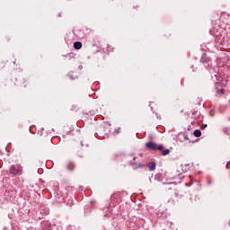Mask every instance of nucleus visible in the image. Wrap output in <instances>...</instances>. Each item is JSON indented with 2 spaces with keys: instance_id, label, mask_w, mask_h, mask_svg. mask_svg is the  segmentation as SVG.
Instances as JSON below:
<instances>
[{
  "instance_id": "obj_1",
  "label": "nucleus",
  "mask_w": 230,
  "mask_h": 230,
  "mask_svg": "<svg viewBox=\"0 0 230 230\" xmlns=\"http://www.w3.org/2000/svg\"><path fill=\"white\" fill-rule=\"evenodd\" d=\"M146 148H148L152 152H162L161 155H170V149L166 148L164 149V146L163 144L157 145V143L154 141H149L146 143Z\"/></svg>"
},
{
  "instance_id": "obj_2",
  "label": "nucleus",
  "mask_w": 230,
  "mask_h": 230,
  "mask_svg": "<svg viewBox=\"0 0 230 230\" xmlns=\"http://www.w3.org/2000/svg\"><path fill=\"white\" fill-rule=\"evenodd\" d=\"M199 62L203 64L206 69H211V67H213V61L211 60V58L208 57L206 54L201 56Z\"/></svg>"
},
{
  "instance_id": "obj_3",
  "label": "nucleus",
  "mask_w": 230,
  "mask_h": 230,
  "mask_svg": "<svg viewBox=\"0 0 230 230\" xmlns=\"http://www.w3.org/2000/svg\"><path fill=\"white\" fill-rule=\"evenodd\" d=\"M214 40L217 44H220L221 46H224V44H226V32L217 31L214 34Z\"/></svg>"
},
{
  "instance_id": "obj_4",
  "label": "nucleus",
  "mask_w": 230,
  "mask_h": 230,
  "mask_svg": "<svg viewBox=\"0 0 230 230\" xmlns=\"http://www.w3.org/2000/svg\"><path fill=\"white\" fill-rule=\"evenodd\" d=\"M182 197H183L182 195H179V193H175L174 196L168 200V203L173 206L175 202H179V199H182Z\"/></svg>"
},
{
  "instance_id": "obj_5",
  "label": "nucleus",
  "mask_w": 230,
  "mask_h": 230,
  "mask_svg": "<svg viewBox=\"0 0 230 230\" xmlns=\"http://www.w3.org/2000/svg\"><path fill=\"white\" fill-rule=\"evenodd\" d=\"M202 118H203L202 115L198 111H192V116H191L192 119H197V121H202Z\"/></svg>"
},
{
  "instance_id": "obj_6",
  "label": "nucleus",
  "mask_w": 230,
  "mask_h": 230,
  "mask_svg": "<svg viewBox=\"0 0 230 230\" xmlns=\"http://www.w3.org/2000/svg\"><path fill=\"white\" fill-rule=\"evenodd\" d=\"M75 162H72V161H68L66 165H65V168L66 170H68L69 172H73V170H75Z\"/></svg>"
},
{
  "instance_id": "obj_7",
  "label": "nucleus",
  "mask_w": 230,
  "mask_h": 230,
  "mask_svg": "<svg viewBox=\"0 0 230 230\" xmlns=\"http://www.w3.org/2000/svg\"><path fill=\"white\" fill-rule=\"evenodd\" d=\"M149 168V172H155V168L157 167V164H155V162H150L146 164V167Z\"/></svg>"
},
{
  "instance_id": "obj_8",
  "label": "nucleus",
  "mask_w": 230,
  "mask_h": 230,
  "mask_svg": "<svg viewBox=\"0 0 230 230\" xmlns=\"http://www.w3.org/2000/svg\"><path fill=\"white\" fill-rule=\"evenodd\" d=\"M9 172H10L11 175H17L19 173V169H17V167H15V165H11Z\"/></svg>"
},
{
  "instance_id": "obj_9",
  "label": "nucleus",
  "mask_w": 230,
  "mask_h": 230,
  "mask_svg": "<svg viewBox=\"0 0 230 230\" xmlns=\"http://www.w3.org/2000/svg\"><path fill=\"white\" fill-rule=\"evenodd\" d=\"M74 48L75 49H82V42L80 41L74 42Z\"/></svg>"
},
{
  "instance_id": "obj_10",
  "label": "nucleus",
  "mask_w": 230,
  "mask_h": 230,
  "mask_svg": "<svg viewBox=\"0 0 230 230\" xmlns=\"http://www.w3.org/2000/svg\"><path fill=\"white\" fill-rule=\"evenodd\" d=\"M193 134L195 137H200V136H202V131H200V129H195Z\"/></svg>"
},
{
  "instance_id": "obj_11",
  "label": "nucleus",
  "mask_w": 230,
  "mask_h": 230,
  "mask_svg": "<svg viewBox=\"0 0 230 230\" xmlns=\"http://www.w3.org/2000/svg\"><path fill=\"white\" fill-rule=\"evenodd\" d=\"M138 168H146V164H137L134 170H137Z\"/></svg>"
},
{
  "instance_id": "obj_12",
  "label": "nucleus",
  "mask_w": 230,
  "mask_h": 230,
  "mask_svg": "<svg viewBox=\"0 0 230 230\" xmlns=\"http://www.w3.org/2000/svg\"><path fill=\"white\" fill-rule=\"evenodd\" d=\"M225 93H226V90H224V88L217 90V94L218 96H224Z\"/></svg>"
},
{
  "instance_id": "obj_13",
  "label": "nucleus",
  "mask_w": 230,
  "mask_h": 230,
  "mask_svg": "<svg viewBox=\"0 0 230 230\" xmlns=\"http://www.w3.org/2000/svg\"><path fill=\"white\" fill-rule=\"evenodd\" d=\"M65 57L67 58L68 60H71V58H75V53H68Z\"/></svg>"
},
{
  "instance_id": "obj_14",
  "label": "nucleus",
  "mask_w": 230,
  "mask_h": 230,
  "mask_svg": "<svg viewBox=\"0 0 230 230\" xmlns=\"http://www.w3.org/2000/svg\"><path fill=\"white\" fill-rule=\"evenodd\" d=\"M111 217H112V213H111V211H108L106 212L104 215H103V218H111Z\"/></svg>"
},
{
  "instance_id": "obj_15",
  "label": "nucleus",
  "mask_w": 230,
  "mask_h": 230,
  "mask_svg": "<svg viewBox=\"0 0 230 230\" xmlns=\"http://www.w3.org/2000/svg\"><path fill=\"white\" fill-rule=\"evenodd\" d=\"M5 66H6V61L0 62V69H4Z\"/></svg>"
},
{
  "instance_id": "obj_16",
  "label": "nucleus",
  "mask_w": 230,
  "mask_h": 230,
  "mask_svg": "<svg viewBox=\"0 0 230 230\" xmlns=\"http://www.w3.org/2000/svg\"><path fill=\"white\" fill-rule=\"evenodd\" d=\"M120 132H121V128H117L115 129V131H114L113 134H115V135L117 136V135L119 134Z\"/></svg>"
},
{
  "instance_id": "obj_17",
  "label": "nucleus",
  "mask_w": 230,
  "mask_h": 230,
  "mask_svg": "<svg viewBox=\"0 0 230 230\" xmlns=\"http://www.w3.org/2000/svg\"><path fill=\"white\" fill-rule=\"evenodd\" d=\"M183 137H184V139H187L188 141H190V138L188 137V134L184 133Z\"/></svg>"
},
{
  "instance_id": "obj_18",
  "label": "nucleus",
  "mask_w": 230,
  "mask_h": 230,
  "mask_svg": "<svg viewBox=\"0 0 230 230\" xmlns=\"http://www.w3.org/2000/svg\"><path fill=\"white\" fill-rule=\"evenodd\" d=\"M38 134H40V136H42V131H38Z\"/></svg>"
},
{
  "instance_id": "obj_19",
  "label": "nucleus",
  "mask_w": 230,
  "mask_h": 230,
  "mask_svg": "<svg viewBox=\"0 0 230 230\" xmlns=\"http://www.w3.org/2000/svg\"><path fill=\"white\" fill-rule=\"evenodd\" d=\"M208 127V124L203 125V128H206Z\"/></svg>"
},
{
  "instance_id": "obj_20",
  "label": "nucleus",
  "mask_w": 230,
  "mask_h": 230,
  "mask_svg": "<svg viewBox=\"0 0 230 230\" xmlns=\"http://www.w3.org/2000/svg\"><path fill=\"white\" fill-rule=\"evenodd\" d=\"M157 177H161V174H157V175L155 176V179H157Z\"/></svg>"
},
{
  "instance_id": "obj_21",
  "label": "nucleus",
  "mask_w": 230,
  "mask_h": 230,
  "mask_svg": "<svg viewBox=\"0 0 230 230\" xmlns=\"http://www.w3.org/2000/svg\"><path fill=\"white\" fill-rule=\"evenodd\" d=\"M81 146H84V141H81Z\"/></svg>"
},
{
  "instance_id": "obj_22",
  "label": "nucleus",
  "mask_w": 230,
  "mask_h": 230,
  "mask_svg": "<svg viewBox=\"0 0 230 230\" xmlns=\"http://www.w3.org/2000/svg\"><path fill=\"white\" fill-rule=\"evenodd\" d=\"M137 159V157H136V156H135V157H133V161H136Z\"/></svg>"
},
{
  "instance_id": "obj_23",
  "label": "nucleus",
  "mask_w": 230,
  "mask_h": 230,
  "mask_svg": "<svg viewBox=\"0 0 230 230\" xmlns=\"http://www.w3.org/2000/svg\"><path fill=\"white\" fill-rule=\"evenodd\" d=\"M190 141V143H195V141H191V140H189Z\"/></svg>"
},
{
  "instance_id": "obj_24",
  "label": "nucleus",
  "mask_w": 230,
  "mask_h": 230,
  "mask_svg": "<svg viewBox=\"0 0 230 230\" xmlns=\"http://www.w3.org/2000/svg\"><path fill=\"white\" fill-rule=\"evenodd\" d=\"M58 17H62V14H61V13H59V14H58Z\"/></svg>"
},
{
  "instance_id": "obj_25",
  "label": "nucleus",
  "mask_w": 230,
  "mask_h": 230,
  "mask_svg": "<svg viewBox=\"0 0 230 230\" xmlns=\"http://www.w3.org/2000/svg\"><path fill=\"white\" fill-rule=\"evenodd\" d=\"M85 146H89V144H85Z\"/></svg>"
}]
</instances>
